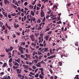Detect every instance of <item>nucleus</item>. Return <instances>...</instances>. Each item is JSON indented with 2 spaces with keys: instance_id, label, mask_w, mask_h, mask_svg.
Here are the masks:
<instances>
[{
  "instance_id": "obj_1",
  "label": "nucleus",
  "mask_w": 79,
  "mask_h": 79,
  "mask_svg": "<svg viewBox=\"0 0 79 79\" xmlns=\"http://www.w3.org/2000/svg\"><path fill=\"white\" fill-rule=\"evenodd\" d=\"M19 50H20L19 51L20 52H21L22 54H23L24 53V51H23V48L21 46L19 47Z\"/></svg>"
},
{
  "instance_id": "obj_2",
  "label": "nucleus",
  "mask_w": 79,
  "mask_h": 79,
  "mask_svg": "<svg viewBox=\"0 0 79 79\" xmlns=\"http://www.w3.org/2000/svg\"><path fill=\"white\" fill-rule=\"evenodd\" d=\"M40 16L41 17H44L45 16V14H44V10H41L40 12Z\"/></svg>"
},
{
  "instance_id": "obj_3",
  "label": "nucleus",
  "mask_w": 79,
  "mask_h": 79,
  "mask_svg": "<svg viewBox=\"0 0 79 79\" xmlns=\"http://www.w3.org/2000/svg\"><path fill=\"white\" fill-rule=\"evenodd\" d=\"M30 38L32 41H34L35 40V38H34V35H31L30 36Z\"/></svg>"
},
{
  "instance_id": "obj_4",
  "label": "nucleus",
  "mask_w": 79,
  "mask_h": 79,
  "mask_svg": "<svg viewBox=\"0 0 79 79\" xmlns=\"http://www.w3.org/2000/svg\"><path fill=\"white\" fill-rule=\"evenodd\" d=\"M41 64V63L39 62L37 63V64H35V66H37V67H40V68L41 67V66H40V64Z\"/></svg>"
},
{
  "instance_id": "obj_5",
  "label": "nucleus",
  "mask_w": 79,
  "mask_h": 79,
  "mask_svg": "<svg viewBox=\"0 0 79 79\" xmlns=\"http://www.w3.org/2000/svg\"><path fill=\"white\" fill-rule=\"evenodd\" d=\"M14 25L15 28H17V27H19V25L18 24L16 25V23H14Z\"/></svg>"
},
{
  "instance_id": "obj_6",
  "label": "nucleus",
  "mask_w": 79,
  "mask_h": 79,
  "mask_svg": "<svg viewBox=\"0 0 79 79\" xmlns=\"http://www.w3.org/2000/svg\"><path fill=\"white\" fill-rule=\"evenodd\" d=\"M17 73V74H20L21 73V69H17L16 70Z\"/></svg>"
},
{
  "instance_id": "obj_7",
  "label": "nucleus",
  "mask_w": 79,
  "mask_h": 79,
  "mask_svg": "<svg viewBox=\"0 0 79 79\" xmlns=\"http://www.w3.org/2000/svg\"><path fill=\"white\" fill-rule=\"evenodd\" d=\"M4 2L5 5L6 4H9L10 3V2L8 0H4Z\"/></svg>"
},
{
  "instance_id": "obj_8",
  "label": "nucleus",
  "mask_w": 79,
  "mask_h": 79,
  "mask_svg": "<svg viewBox=\"0 0 79 79\" xmlns=\"http://www.w3.org/2000/svg\"><path fill=\"white\" fill-rule=\"evenodd\" d=\"M6 26L7 27L9 30H10L11 29V27H10V26H8V24H7V23H6Z\"/></svg>"
},
{
  "instance_id": "obj_9",
  "label": "nucleus",
  "mask_w": 79,
  "mask_h": 79,
  "mask_svg": "<svg viewBox=\"0 0 79 79\" xmlns=\"http://www.w3.org/2000/svg\"><path fill=\"white\" fill-rule=\"evenodd\" d=\"M5 51L7 52V53H8V52H11V51L10 50V48H6L5 49Z\"/></svg>"
},
{
  "instance_id": "obj_10",
  "label": "nucleus",
  "mask_w": 79,
  "mask_h": 79,
  "mask_svg": "<svg viewBox=\"0 0 79 79\" xmlns=\"http://www.w3.org/2000/svg\"><path fill=\"white\" fill-rule=\"evenodd\" d=\"M14 65L15 66H19V64L17 62H15L14 63Z\"/></svg>"
},
{
  "instance_id": "obj_11",
  "label": "nucleus",
  "mask_w": 79,
  "mask_h": 79,
  "mask_svg": "<svg viewBox=\"0 0 79 79\" xmlns=\"http://www.w3.org/2000/svg\"><path fill=\"white\" fill-rule=\"evenodd\" d=\"M13 69L14 70H15V69H17V68H18V66H13Z\"/></svg>"
},
{
  "instance_id": "obj_12",
  "label": "nucleus",
  "mask_w": 79,
  "mask_h": 79,
  "mask_svg": "<svg viewBox=\"0 0 79 79\" xmlns=\"http://www.w3.org/2000/svg\"><path fill=\"white\" fill-rule=\"evenodd\" d=\"M32 19V21H34V23H36V20H35V18H32V19Z\"/></svg>"
},
{
  "instance_id": "obj_13",
  "label": "nucleus",
  "mask_w": 79,
  "mask_h": 79,
  "mask_svg": "<svg viewBox=\"0 0 79 79\" xmlns=\"http://www.w3.org/2000/svg\"><path fill=\"white\" fill-rule=\"evenodd\" d=\"M49 38V36H46V37H45V39L46 41H47V40H48Z\"/></svg>"
},
{
  "instance_id": "obj_14",
  "label": "nucleus",
  "mask_w": 79,
  "mask_h": 79,
  "mask_svg": "<svg viewBox=\"0 0 79 79\" xmlns=\"http://www.w3.org/2000/svg\"><path fill=\"white\" fill-rule=\"evenodd\" d=\"M58 32L60 33H58L57 34H60V33L61 32V30L60 29H58Z\"/></svg>"
},
{
  "instance_id": "obj_15",
  "label": "nucleus",
  "mask_w": 79,
  "mask_h": 79,
  "mask_svg": "<svg viewBox=\"0 0 79 79\" xmlns=\"http://www.w3.org/2000/svg\"><path fill=\"white\" fill-rule=\"evenodd\" d=\"M21 44H20V45H21V46H22V45H26V44H25V42H21Z\"/></svg>"
},
{
  "instance_id": "obj_16",
  "label": "nucleus",
  "mask_w": 79,
  "mask_h": 79,
  "mask_svg": "<svg viewBox=\"0 0 79 79\" xmlns=\"http://www.w3.org/2000/svg\"><path fill=\"white\" fill-rule=\"evenodd\" d=\"M31 15H32V16H34V12H33V11L32 10L31 11Z\"/></svg>"
},
{
  "instance_id": "obj_17",
  "label": "nucleus",
  "mask_w": 79,
  "mask_h": 79,
  "mask_svg": "<svg viewBox=\"0 0 79 79\" xmlns=\"http://www.w3.org/2000/svg\"><path fill=\"white\" fill-rule=\"evenodd\" d=\"M40 79H44V77L42 76L41 74H40Z\"/></svg>"
},
{
  "instance_id": "obj_18",
  "label": "nucleus",
  "mask_w": 79,
  "mask_h": 79,
  "mask_svg": "<svg viewBox=\"0 0 79 79\" xmlns=\"http://www.w3.org/2000/svg\"><path fill=\"white\" fill-rule=\"evenodd\" d=\"M31 45H32V46H34V47H35L36 46V44L33 43L31 44Z\"/></svg>"
},
{
  "instance_id": "obj_19",
  "label": "nucleus",
  "mask_w": 79,
  "mask_h": 79,
  "mask_svg": "<svg viewBox=\"0 0 79 79\" xmlns=\"http://www.w3.org/2000/svg\"><path fill=\"white\" fill-rule=\"evenodd\" d=\"M21 57L22 58H24L25 57V56L22 54L21 55Z\"/></svg>"
},
{
  "instance_id": "obj_20",
  "label": "nucleus",
  "mask_w": 79,
  "mask_h": 79,
  "mask_svg": "<svg viewBox=\"0 0 79 79\" xmlns=\"http://www.w3.org/2000/svg\"><path fill=\"white\" fill-rule=\"evenodd\" d=\"M39 74L38 73H37L35 75V77H39Z\"/></svg>"
},
{
  "instance_id": "obj_21",
  "label": "nucleus",
  "mask_w": 79,
  "mask_h": 79,
  "mask_svg": "<svg viewBox=\"0 0 79 79\" xmlns=\"http://www.w3.org/2000/svg\"><path fill=\"white\" fill-rule=\"evenodd\" d=\"M1 29H3V30H5V25H3Z\"/></svg>"
},
{
  "instance_id": "obj_22",
  "label": "nucleus",
  "mask_w": 79,
  "mask_h": 79,
  "mask_svg": "<svg viewBox=\"0 0 79 79\" xmlns=\"http://www.w3.org/2000/svg\"><path fill=\"white\" fill-rule=\"evenodd\" d=\"M7 65V64H6V63H4L3 64V65L2 66V67H6V65Z\"/></svg>"
},
{
  "instance_id": "obj_23",
  "label": "nucleus",
  "mask_w": 79,
  "mask_h": 79,
  "mask_svg": "<svg viewBox=\"0 0 79 79\" xmlns=\"http://www.w3.org/2000/svg\"><path fill=\"white\" fill-rule=\"evenodd\" d=\"M12 5L14 8H15V9L17 8V6H16L14 5V4Z\"/></svg>"
},
{
  "instance_id": "obj_24",
  "label": "nucleus",
  "mask_w": 79,
  "mask_h": 79,
  "mask_svg": "<svg viewBox=\"0 0 79 79\" xmlns=\"http://www.w3.org/2000/svg\"><path fill=\"white\" fill-rule=\"evenodd\" d=\"M48 51V48H44V51L45 52H47Z\"/></svg>"
},
{
  "instance_id": "obj_25",
  "label": "nucleus",
  "mask_w": 79,
  "mask_h": 79,
  "mask_svg": "<svg viewBox=\"0 0 79 79\" xmlns=\"http://www.w3.org/2000/svg\"><path fill=\"white\" fill-rule=\"evenodd\" d=\"M43 57V56L42 55H40L39 56V59L41 60V59Z\"/></svg>"
},
{
  "instance_id": "obj_26",
  "label": "nucleus",
  "mask_w": 79,
  "mask_h": 79,
  "mask_svg": "<svg viewBox=\"0 0 79 79\" xmlns=\"http://www.w3.org/2000/svg\"><path fill=\"white\" fill-rule=\"evenodd\" d=\"M50 16H52V17H51V18H53L54 17V15H53V13H51V14L50 15Z\"/></svg>"
},
{
  "instance_id": "obj_27",
  "label": "nucleus",
  "mask_w": 79,
  "mask_h": 79,
  "mask_svg": "<svg viewBox=\"0 0 79 79\" xmlns=\"http://www.w3.org/2000/svg\"><path fill=\"white\" fill-rule=\"evenodd\" d=\"M59 65L60 66H62V64H63L62 63H61V62H59Z\"/></svg>"
},
{
  "instance_id": "obj_28",
  "label": "nucleus",
  "mask_w": 79,
  "mask_h": 79,
  "mask_svg": "<svg viewBox=\"0 0 79 79\" xmlns=\"http://www.w3.org/2000/svg\"><path fill=\"white\" fill-rule=\"evenodd\" d=\"M9 63H11V62H12V58H10V60H9Z\"/></svg>"
},
{
  "instance_id": "obj_29",
  "label": "nucleus",
  "mask_w": 79,
  "mask_h": 79,
  "mask_svg": "<svg viewBox=\"0 0 79 79\" xmlns=\"http://www.w3.org/2000/svg\"><path fill=\"white\" fill-rule=\"evenodd\" d=\"M10 16H16V14H15V13L12 14L10 15Z\"/></svg>"
},
{
  "instance_id": "obj_30",
  "label": "nucleus",
  "mask_w": 79,
  "mask_h": 79,
  "mask_svg": "<svg viewBox=\"0 0 79 79\" xmlns=\"http://www.w3.org/2000/svg\"><path fill=\"white\" fill-rule=\"evenodd\" d=\"M13 49V47L10 46V52L11 51H12V50Z\"/></svg>"
},
{
  "instance_id": "obj_31",
  "label": "nucleus",
  "mask_w": 79,
  "mask_h": 79,
  "mask_svg": "<svg viewBox=\"0 0 79 79\" xmlns=\"http://www.w3.org/2000/svg\"><path fill=\"white\" fill-rule=\"evenodd\" d=\"M3 79H7V76L6 75L4 76Z\"/></svg>"
},
{
  "instance_id": "obj_32",
  "label": "nucleus",
  "mask_w": 79,
  "mask_h": 79,
  "mask_svg": "<svg viewBox=\"0 0 79 79\" xmlns=\"http://www.w3.org/2000/svg\"><path fill=\"white\" fill-rule=\"evenodd\" d=\"M75 45L77 47V46H78V42H76L75 43Z\"/></svg>"
},
{
  "instance_id": "obj_33",
  "label": "nucleus",
  "mask_w": 79,
  "mask_h": 79,
  "mask_svg": "<svg viewBox=\"0 0 79 79\" xmlns=\"http://www.w3.org/2000/svg\"><path fill=\"white\" fill-rule=\"evenodd\" d=\"M41 73L42 76H44V71H41Z\"/></svg>"
},
{
  "instance_id": "obj_34",
  "label": "nucleus",
  "mask_w": 79,
  "mask_h": 79,
  "mask_svg": "<svg viewBox=\"0 0 79 79\" xmlns=\"http://www.w3.org/2000/svg\"><path fill=\"white\" fill-rule=\"evenodd\" d=\"M45 17H44L42 20L43 22H45Z\"/></svg>"
},
{
  "instance_id": "obj_35",
  "label": "nucleus",
  "mask_w": 79,
  "mask_h": 79,
  "mask_svg": "<svg viewBox=\"0 0 79 79\" xmlns=\"http://www.w3.org/2000/svg\"><path fill=\"white\" fill-rule=\"evenodd\" d=\"M38 54L39 55H41L42 54V52H40L39 51H38Z\"/></svg>"
},
{
  "instance_id": "obj_36",
  "label": "nucleus",
  "mask_w": 79,
  "mask_h": 79,
  "mask_svg": "<svg viewBox=\"0 0 79 79\" xmlns=\"http://www.w3.org/2000/svg\"><path fill=\"white\" fill-rule=\"evenodd\" d=\"M57 7H58V6H57L54 5L53 6V8H57Z\"/></svg>"
},
{
  "instance_id": "obj_37",
  "label": "nucleus",
  "mask_w": 79,
  "mask_h": 79,
  "mask_svg": "<svg viewBox=\"0 0 79 79\" xmlns=\"http://www.w3.org/2000/svg\"><path fill=\"white\" fill-rule=\"evenodd\" d=\"M37 6H39V7H41V4L40 3H39L38 4H37Z\"/></svg>"
},
{
  "instance_id": "obj_38",
  "label": "nucleus",
  "mask_w": 79,
  "mask_h": 79,
  "mask_svg": "<svg viewBox=\"0 0 79 79\" xmlns=\"http://www.w3.org/2000/svg\"><path fill=\"white\" fill-rule=\"evenodd\" d=\"M4 32L5 34H7V30H6L4 31Z\"/></svg>"
},
{
  "instance_id": "obj_39",
  "label": "nucleus",
  "mask_w": 79,
  "mask_h": 79,
  "mask_svg": "<svg viewBox=\"0 0 79 79\" xmlns=\"http://www.w3.org/2000/svg\"><path fill=\"white\" fill-rule=\"evenodd\" d=\"M44 8V5H42V7H41V10H43Z\"/></svg>"
},
{
  "instance_id": "obj_40",
  "label": "nucleus",
  "mask_w": 79,
  "mask_h": 79,
  "mask_svg": "<svg viewBox=\"0 0 79 79\" xmlns=\"http://www.w3.org/2000/svg\"><path fill=\"white\" fill-rule=\"evenodd\" d=\"M3 15H2V14H0V18H3Z\"/></svg>"
},
{
  "instance_id": "obj_41",
  "label": "nucleus",
  "mask_w": 79,
  "mask_h": 79,
  "mask_svg": "<svg viewBox=\"0 0 79 79\" xmlns=\"http://www.w3.org/2000/svg\"><path fill=\"white\" fill-rule=\"evenodd\" d=\"M41 29H42V27H39V28H38V31H39V30H41Z\"/></svg>"
},
{
  "instance_id": "obj_42",
  "label": "nucleus",
  "mask_w": 79,
  "mask_h": 79,
  "mask_svg": "<svg viewBox=\"0 0 79 79\" xmlns=\"http://www.w3.org/2000/svg\"><path fill=\"white\" fill-rule=\"evenodd\" d=\"M40 69L41 71H44V69L43 68H40Z\"/></svg>"
},
{
  "instance_id": "obj_43",
  "label": "nucleus",
  "mask_w": 79,
  "mask_h": 79,
  "mask_svg": "<svg viewBox=\"0 0 79 79\" xmlns=\"http://www.w3.org/2000/svg\"><path fill=\"white\" fill-rule=\"evenodd\" d=\"M32 68L33 69H36V67L33 65L32 66Z\"/></svg>"
},
{
  "instance_id": "obj_44",
  "label": "nucleus",
  "mask_w": 79,
  "mask_h": 79,
  "mask_svg": "<svg viewBox=\"0 0 79 79\" xmlns=\"http://www.w3.org/2000/svg\"><path fill=\"white\" fill-rule=\"evenodd\" d=\"M17 10H19V11H21V8L19 7H18L17 8Z\"/></svg>"
},
{
  "instance_id": "obj_45",
  "label": "nucleus",
  "mask_w": 79,
  "mask_h": 79,
  "mask_svg": "<svg viewBox=\"0 0 79 79\" xmlns=\"http://www.w3.org/2000/svg\"><path fill=\"white\" fill-rule=\"evenodd\" d=\"M48 59H52V56H49L48 57Z\"/></svg>"
},
{
  "instance_id": "obj_46",
  "label": "nucleus",
  "mask_w": 79,
  "mask_h": 79,
  "mask_svg": "<svg viewBox=\"0 0 79 79\" xmlns=\"http://www.w3.org/2000/svg\"><path fill=\"white\" fill-rule=\"evenodd\" d=\"M37 23H40L41 22V20L40 19H38L37 21Z\"/></svg>"
},
{
  "instance_id": "obj_47",
  "label": "nucleus",
  "mask_w": 79,
  "mask_h": 79,
  "mask_svg": "<svg viewBox=\"0 0 79 79\" xmlns=\"http://www.w3.org/2000/svg\"><path fill=\"white\" fill-rule=\"evenodd\" d=\"M24 6H26L27 5V2H25L24 3Z\"/></svg>"
},
{
  "instance_id": "obj_48",
  "label": "nucleus",
  "mask_w": 79,
  "mask_h": 79,
  "mask_svg": "<svg viewBox=\"0 0 79 79\" xmlns=\"http://www.w3.org/2000/svg\"><path fill=\"white\" fill-rule=\"evenodd\" d=\"M57 23H58V24H61V21H59L58 22H57Z\"/></svg>"
},
{
  "instance_id": "obj_49",
  "label": "nucleus",
  "mask_w": 79,
  "mask_h": 79,
  "mask_svg": "<svg viewBox=\"0 0 79 79\" xmlns=\"http://www.w3.org/2000/svg\"><path fill=\"white\" fill-rule=\"evenodd\" d=\"M76 78H77V79H79V77H78L79 75H76Z\"/></svg>"
},
{
  "instance_id": "obj_50",
  "label": "nucleus",
  "mask_w": 79,
  "mask_h": 79,
  "mask_svg": "<svg viewBox=\"0 0 79 79\" xmlns=\"http://www.w3.org/2000/svg\"><path fill=\"white\" fill-rule=\"evenodd\" d=\"M52 12V10H50L48 12V14H50L51 12Z\"/></svg>"
},
{
  "instance_id": "obj_51",
  "label": "nucleus",
  "mask_w": 79,
  "mask_h": 79,
  "mask_svg": "<svg viewBox=\"0 0 79 79\" xmlns=\"http://www.w3.org/2000/svg\"><path fill=\"white\" fill-rule=\"evenodd\" d=\"M39 45L40 47H44V45L42 44H40Z\"/></svg>"
},
{
  "instance_id": "obj_52",
  "label": "nucleus",
  "mask_w": 79,
  "mask_h": 79,
  "mask_svg": "<svg viewBox=\"0 0 79 79\" xmlns=\"http://www.w3.org/2000/svg\"><path fill=\"white\" fill-rule=\"evenodd\" d=\"M3 13H4V12H3V15H4V16H5V17H7V14H4Z\"/></svg>"
},
{
  "instance_id": "obj_53",
  "label": "nucleus",
  "mask_w": 79,
  "mask_h": 79,
  "mask_svg": "<svg viewBox=\"0 0 79 79\" xmlns=\"http://www.w3.org/2000/svg\"><path fill=\"white\" fill-rule=\"evenodd\" d=\"M8 17L9 18H11V15H10V14H9L8 15Z\"/></svg>"
},
{
  "instance_id": "obj_54",
  "label": "nucleus",
  "mask_w": 79,
  "mask_h": 79,
  "mask_svg": "<svg viewBox=\"0 0 79 79\" xmlns=\"http://www.w3.org/2000/svg\"><path fill=\"white\" fill-rule=\"evenodd\" d=\"M13 37L14 38H15L16 36V35H15V34H14L13 35Z\"/></svg>"
},
{
  "instance_id": "obj_55",
  "label": "nucleus",
  "mask_w": 79,
  "mask_h": 79,
  "mask_svg": "<svg viewBox=\"0 0 79 79\" xmlns=\"http://www.w3.org/2000/svg\"><path fill=\"white\" fill-rule=\"evenodd\" d=\"M26 18H27L26 16H24V21H25L26 19Z\"/></svg>"
},
{
  "instance_id": "obj_56",
  "label": "nucleus",
  "mask_w": 79,
  "mask_h": 79,
  "mask_svg": "<svg viewBox=\"0 0 79 79\" xmlns=\"http://www.w3.org/2000/svg\"><path fill=\"white\" fill-rule=\"evenodd\" d=\"M52 31H50L48 33V34H52Z\"/></svg>"
},
{
  "instance_id": "obj_57",
  "label": "nucleus",
  "mask_w": 79,
  "mask_h": 79,
  "mask_svg": "<svg viewBox=\"0 0 79 79\" xmlns=\"http://www.w3.org/2000/svg\"><path fill=\"white\" fill-rule=\"evenodd\" d=\"M16 0H13L12 2L13 3H16Z\"/></svg>"
},
{
  "instance_id": "obj_58",
  "label": "nucleus",
  "mask_w": 79,
  "mask_h": 79,
  "mask_svg": "<svg viewBox=\"0 0 79 79\" xmlns=\"http://www.w3.org/2000/svg\"><path fill=\"white\" fill-rule=\"evenodd\" d=\"M0 5L1 6H3V2H0Z\"/></svg>"
},
{
  "instance_id": "obj_59",
  "label": "nucleus",
  "mask_w": 79,
  "mask_h": 79,
  "mask_svg": "<svg viewBox=\"0 0 79 79\" xmlns=\"http://www.w3.org/2000/svg\"><path fill=\"white\" fill-rule=\"evenodd\" d=\"M34 35H35V36H36V37H38V35H37V33H35Z\"/></svg>"
},
{
  "instance_id": "obj_60",
  "label": "nucleus",
  "mask_w": 79,
  "mask_h": 79,
  "mask_svg": "<svg viewBox=\"0 0 79 79\" xmlns=\"http://www.w3.org/2000/svg\"><path fill=\"white\" fill-rule=\"evenodd\" d=\"M17 54L18 55H21V53L18 52L17 53Z\"/></svg>"
},
{
  "instance_id": "obj_61",
  "label": "nucleus",
  "mask_w": 79,
  "mask_h": 79,
  "mask_svg": "<svg viewBox=\"0 0 79 79\" xmlns=\"http://www.w3.org/2000/svg\"><path fill=\"white\" fill-rule=\"evenodd\" d=\"M18 76L19 77H21V75L20 74H18Z\"/></svg>"
},
{
  "instance_id": "obj_62",
  "label": "nucleus",
  "mask_w": 79,
  "mask_h": 79,
  "mask_svg": "<svg viewBox=\"0 0 79 79\" xmlns=\"http://www.w3.org/2000/svg\"><path fill=\"white\" fill-rule=\"evenodd\" d=\"M49 17H50V16H49V15L46 16V19H48V18H49Z\"/></svg>"
},
{
  "instance_id": "obj_63",
  "label": "nucleus",
  "mask_w": 79,
  "mask_h": 79,
  "mask_svg": "<svg viewBox=\"0 0 79 79\" xmlns=\"http://www.w3.org/2000/svg\"><path fill=\"white\" fill-rule=\"evenodd\" d=\"M50 28H47V29L46 30V31H48L49 30H50Z\"/></svg>"
},
{
  "instance_id": "obj_64",
  "label": "nucleus",
  "mask_w": 79,
  "mask_h": 79,
  "mask_svg": "<svg viewBox=\"0 0 79 79\" xmlns=\"http://www.w3.org/2000/svg\"><path fill=\"white\" fill-rule=\"evenodd\" d=\"M34 10H35L36 9V5H35L33 8Z\"/></svg>"
}]
</instances>
